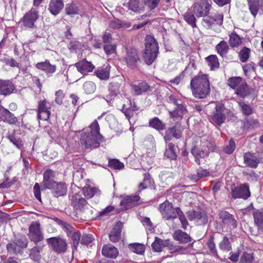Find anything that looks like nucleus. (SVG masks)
Here are the masks:
<instances>
[{
	"label": "nucleus",
	"mask_w": 263,
	"mask_h": 263,
	"mask_svg": "<svg viewBox=\"0 0 263 263\" xmlns=\"http://www.w3.org/2000/svg\"><path fill=\"white\" fill-rule=\"evenodd\" d=\"M190 86L193 95L196 98L204 99L210 93V82L207 74H199L191 80Z\"/></svg>",
	"instance_id": "obj_2"
},
{
	"label": "nucleus",
	"mask_w": 263,
	"mask_h": 263,
	"mask_svg": "<svg viewBox=\"0 0 263 263\" xmlns=\"http://www.w3.org/2000/svg\"><path fill=\"white\" fill-rule=\"evenodd\" d=\"M95 73L98 78L102 80H106L109 77V68L106 66L96 71Z\"/></svg>",
	"instance_id": "obj_39"
},
{
	"label": "nucleus",
	"mask_w": 263,
	"mask_h": 263,
	"mask_svg": "<svg viewBox=\"0 0 263 263\" xmlns=\"http://www.w3.org/2000/svg\"><path fill=\"white\" fill-rule=\"evenodd\" d=\"M173 236L175 240L179 241L181 243H186L191 241V238L187 233L181 230L176 231Z\"/></svg>",
	"instance_id": "obj_31"
},
{
	"label": "nucleus",
	"mask_w": 263,
	"mask_h": 263,
	"mask_svg": "<svg viewBox=\"0 0 263 263\" xmlns=\"http://www.w3.org/2000/svg\"><path fill=\"white\" fill-rule=\"evenodd\" d=\"M219 217L223 224L231 225L233 228L237 227V221L234 216L227 211H221L219 213Z\"/></svg>",
	"instance_id": "obj_22"
},
{
	"label": "nucleus",
	"mask_w": 263,
	"mask_h": 263,
	"mask_svg": "<svg viewBox=\"0 0 263 263\" xmlns=\"http://www.w3.org/2000/svg\"><path fill=\"white\" fill-rule=\"evenodd\" d=\"M217 52L222 57L225 56L228 52L229 46L227 43L222 40L220 41L215 47Z\"/></svg>",
	"instance_id": "obj_35"
},
{
	"label": "nucleus",
	"mask_w": 263,
	"mask_h": 263,
	"mask_svg": "<svg viewBox=\"0 0 263 263\" xmlns=\"http://www.w3.org/2000/svg\"><path fill=\"white\" fill-rule=\"evenodd\" d=\"M176 218L178 217L179 220L182 225V228L184 229H186V227L188 225V222L186 220V218L185 215L183 214V212L181 211L180 209L177 208V213H176Z\"/></svg>",
	"instance_id": "obj_48"
},
{
	"label": "nucleus",
	"mask_w": 263,
	"mask_h": 263,
	"mask_svg": "<svg viewBox=\"0 0 263 263\" xmlns=\"http://www.w3.org/2000/svg\"><path fill=\"white\" fill-rule=\"evenodd\" d=\"M139 199V196H127L121 201L120 205L122 210H127L136 206Z\"/></svg>",
	"instance_id": "obj_21"
},
{
	"label": "nucleus",
	"mask_w": 263,
	"mask_h": 263,
	"mask_svg": "<svg viewBox=\"0 0 263 263\" xmlns=\"http://www.w3.org/2000/svg\"><path fill=\"white\" fill-rule=\"evenodd\" d=\"M149 125L152 127L158 130H163L165 127V124L157 117L151 119L149 121Z\"/></svg>",
	"instance_id": "obj_37"
},
{
	"label": "nucleus",
	"mask_w": 263,
	"mask_h": 263,
	"mask_svg": "<svg viewBox=\"0 0 263 263\" xmlns=\"http://www.w3.org/2000/svg\"><path fill=\"white\" fill-rule=\"evenodd\" d=\"M76 66L78 70L83 74L91 72L95 68V66L86 60L77 63Z\"/></svg>",
	"instance_id": "obj_20"
},
{
	"label": "nucleus",
	"mask_w": 263,
	"mask_h": 263,
	"mask_svg": "<svg viewBox=\"0 0 263 263\" xmlns=\"http://www.w3.org/2000/svg\"><path fill=\"white\" fill-rule=\"evenodd\" d=\"M109 165L111 167L117 170L122 169L124 167V164L117 159L109 161Z\"/></svg>",
	"instance_id": "obj_59"
},
{
	"label": "nucleus",
	"mask_w": 263,
	"mask_h": 263,
	"mask_svg": "<svg viewBox=\"0 0 263 263\" xmlns=\"http://www.w3.org/2000/svg\"><path fill=\"white\" fill-rule=\"evenodd\" d=\"M250 55V49L246 47H243L239 53L240 60L242 62H245L249 59Z\"/></svg>",
	"instance_id": "obj_54"
},
{
	"label": "nucleus",
	"mask_w": 263,
	"mask_h": 263,
	"mask_svg": "<svg viewBox=\"0 0 263 263\" xmlns=\"http://www.w3.org/2000/svg\"><path fill=\"white\" fill-rule=\"evenodd\" d=\"M126 5L129 9L135 12H140L144 9V7L140 4V0H129Z\"/></svg>",
	"instance_id": "obj_34"
},
{
	"label": "nucleus",
	"mask_w": 263,
	"mask_h": 263,
	"mask_svg": "<svg viewBox=\"0 0 263 263\" xmlns=\"http://www.w3.org/2000/svg\"><path fill=\"white\" fill-rule=\"evenodd\" d=\"M35 67L37 69L43 71L48 75L52 74L57 69L56 65L51 64L48 60L37 63Z\"/></svg>",
	"instance_id": "obj_17"
},
{
	"label": "nucleus",
	"mask_w": 263,
	"mask_h": 263,
	"mask_svg": "<svg viewBox=\"0 0 263 263\" xmlns=\"http://www.w3.org/2000/svg\"><path fill=\"white\" fill-rule=\"evenodd\" d=\"M159 52V47L155 38L150 35L145 37V51L143 58L145 63L151 65L156 59Z\"/></svg>",
	"instance_id": "obj_3"
},
{
	"label": "nucleus",
	"mask_w": 263,
	"mask_h": 263,
	"mask_svg": "<svg viewBox=\"0 0 263 263\" xmlns=\"http://www.w3.org/2000/svg\"><path fill=\"white\" fill-rule=\"evenodd\" d=\"M102 253L105 257L115 258L118 256V251L117 248L109 245L103 247Z\"/></svg>",
	"instance_id": "obj_30"
},
{
	"label": "nucleus",
	"mask_w": 263,
	"mask_h": 263,
	"mask_svg": "<svg viewBox=\"0 0 263 263\" xmlns=\"http://www.w3.org/2000/svg\"><path fill=\"white\" fill-rule=\"evenodd\" d=\"M15 89V86L11 81L0 80V95H9L13 92Z\"/></svg>",
	"instance_id": "obj_18"
},
{
	"label": "nucleus",
	"mask_w": 263,
	"mask_h": 263,
	"mask_svg": "<svg viewBox=\"0 0 263 263\" xmlns=\"http://www.w3.org/2000/svg\"><path fill=\"white\" fill-rule=\"evenodd\" d=\"M28 237L30 240L37 243L44 239V234L41 228V224L38 221L32 222L28 229Z\"/></svg>",
	"instance_id": "obj_7"
},
{
	"label": "nucleus",
	"mask_w": 263,
	"mask_h": 263,
	"mask_svg": "<svg viewBox=\"0 0 263 263\" xmlns=\"http://www.w3.org/2000/svg\"><path fill=\"white\" fill-rule=\"evenodd\" d=\"M239 105L243 114L248 116L252 113V108L250 105L245 104L243 102H239Z\"/></svg>",
	"instance_id": "obj_57"
},
{
	"label": "nucleus",
	"mask_w": 263,
	"mask_h": 263,
	"mask_svg": "<svg viewBox=\"0 0 263 263\" xmlns=\"http://www.w3.org/2000/svg\"><path fill=\"white\" fill-rule=\"evenodd\" d=\"M255 224L258 229L263 231V211H256L253 213Z\"/></svg>",
	"instance_id": "obj_36"
},
{
	"label": "nucleus",
	"mask_w": 263,
	"mask_h": 263,
	"mask_svg": "<svg viewBox=\"0 0 263 263\" xmlns=\"http://www.w3.org/2000/svg\"><path fill=\"white\" fill-rule=\"evenodd\" d=\"M177 208H173L172 203L167 200L161 203L159 210L163 218L169 220L176 218Z\"/></svg>",
	"instance_id": "obj_8"
},
{
	"label": "nucleus",
	"mask_w": 263,
	"mask_h": 263,
	"mask_svg": "<svg viewBox=\"0 0 263 263\" xmlns=\"http://www.w3.org/2000/svg\"><path fill=\"white\" fill-rule=\"evenodd\" d=\"M168 239L162 240L160 238L156 237L155 241L152 244V247L155 252H160L162 249L168 245Z\"/></svg>",
	"instance_id": "obj_32"
},
{
	"label": "nucleus",
	"mask_w": 263,
	"mask_h": 263,
	"mask_svg": "<svg viewBox=\"0 0 263 263\" xmlns=\"http://www.w3.org/2000/svg\"><path fill=\"white\" fill-rule=\"evenodd\" d=\"M123 61L128 67L132 69L135 68L137 64L140 62L138 50L134 48H127L123 57Z\"/></svg>",
	"instance_id": "obj_6"
},
{
	"label": "nucleus",
	"mask_w": 263,
	"mask_h": 263,
	"mask_svg": "<svg viewBox=\"0 0 263 263\" xmlns=\"http://www.w3.org/2000/svg\"><path fill=\"white\" fill-rule=\"evenodd\" d=\"M214 151L213 145L205 138L200 139V144H197L192 149V154L195 158V162L199 165L200 158L208 156L209 152Z\"/></svg>",
	"instance_id": "obj_4"
},
{
	"label": "nucleus",
	"mask_w": 263,
	"mask_h": 263,
	"mask_svg": "<svg viewBox=\"0 0 263 263\" xmlns=\"http://www.w3.org/2000/svg\"><path fill=\"white\" fill-rule=\"evenodd\" d=\"M218 247L221 251L227 252L230 251L232 249L229 239L226 236L222 237V240L219 243Z\"/></svg>",
	"instance_id": "obj_38"
},
{
	"label": "nucleus",
	"mask_w": 263,
	"mask_h": 263,
	"mask_svg": "<svg viewBox=\"0 0 263 263\" xmlns=\"http://www.w3.org/2000/svg\"><path fill=\"white\" fill-rule=\"evenodd\" d=\"M208 63V65L210 67L211 70L218 68L219 63L218 61L217 57L215 55H211L206 58Z\"/></svg>",
	"instance_id": "obj_43"
},
{
	"label": "nucleus",
	"mask_w": 263,
	"mask_h": 263,
	"mask_svg": "<svg viewBox=\"0 0 263 263\" xmlns=\"http://www.w3.org/2000/svg\"><path fill=\"white\" fill-rule=\"evenodd\" d=\"M250 90L247 83L245 81L237 87L235 93L240 98H244L250 94Z\"/></svg>",
	"instance_id": "obj_33"
},
{
	"label": "nucleus",
	"mask_w": 263,
	"mask_h": 263,
	"mask_svg": "<svg viewBox=\"0 0 263 263\" xmlns=\"http://www.w3.org/2000/svg\"><path fill=\"white\" fill-rule=\"evenodd\" d=\"M83 88L86 93L90 94L95 91L96 85L92 82L87 81L84 83Z\"/></svg>",
	"instance_id": "obj_55"
},
{
	"label": "nucleus",
	"mask_w": 263,
	"mask_h": 263,
	"mask_svg": "<svg viewBox=\"0 0 263 263\" xmlns=\"http://www.w3.org/2000/svg\"><path fill=\"white\" fill-rule=\"evenodd\" d=\"M105 120L108 122L111 128H114L117 124V121L112 114L107 115L105 117Z\"/></svg>",
	"instance_id": "obj_61"
},
{
	"label": "nucleus",
	"mask_w": 263,
	"mask_h": 263,
	"mask_svg": "<svg viewBox=\"0 0 263 263\" xmlns=\"http://www.w3.org/2000/svg\"><path fill=\"white\" fill-rule=\"evenodd\" d=\"M211 5L206 1H202L194 4L193 11L197 17H203L208 15Z\"/></svg>",
	"instance_id": "obj_11"
},
{
	"label": "nucleus",
	"mask_w": 263,
	"mask_h": 263,
	"mask_svg": "<svg viewBox=\"0 0 263 263\" xmlns=\"http://www.w3.org/2000/svg\"><path fill=\"white\" fill-rule=\"evenodd\" d=\"M51 190L55 196H63L67 192V185L64 183L55 182V184L53 185Z\"/></svg>",
	"instance_id": "obj_28"
},
{
	"label": "nucleus",
	"mask_w": 263,
	"mask_h": 263,
	"mask_svg": "<svg viewBox=\"0 0 263 263\" xmlns=\"http://www.w3.org/2000/svg\"><path fill=\"white\" fill-rule=\"evenodd\" d=\"M73 241V246L75 249H77L81 239V234L79 232H74L71 235Z\"/></svg>",
	"instance_id": "obj_58"
},
{
	"label": "nucleus",
	"mask_w": 263,
	"mask_h": 263,
	"mask_svg": "<svg viewBox=\"0 0 263 263\" xmlns=\"http://www.w3.org/2000/svg\"><path fill=\"white\" fill-rule=\"evenodd\" d=\"M122 228V223L121 222H118L116 224L109 235L110 241L115 242L120 240Z\"/></svg>",
	"instance_id": "obj_27"
},
{
	"label": "nucleus",
	"mask_w": 263,
	"mask_h": 263,
	"mask_svg": "<svg viewBox=\"0 0 263 263\" xmlns=\"http://www.w3.org/2000/svg\"><path fill=\"white\" fill-rule=\"evenodd\" d=\"M99 192L97 189L91 186H85L83 187V193L84 196L88 198H92L95 194Z\"/></svg>",
	"instance_id": "obj_44"
},
{
	"label": "nucleus",
	"mask_w": 263,
	"mask_h": 263,
	"mask_svg": "<svg viewBox=\"0 0 263 263\" xmlns=\"http://www.w3.org/2000/svg\"><path fill=\"white\" fill-rule=\"evenodd\" d=\"M93 239L91 235L85 234L82 236L80 242L82 245H87L90 243Z\"/></svg>",
	"instance_id": "obj_63"
},
{
	"label": "nucleus",
	"mask_w": 263,
	"mask_h": 263,
	"mask_svg": "<svg viewBox=\"0 0 263 263\" xmlns=\"http://www.w3.org/2000/svg\"><path fill=\"white\" fill-rule=\"evenodd\" d=\"M40 252V248L39 247H33L31 249V250L30 251V256L31 258L35 261H38L40 259V258H41Z\"/></svg>",
	"instance_id": "obj_52"
},
{
	"label": "nucleus",
	"mask_w": 263,
	"mask_h": 263,
	"mask_svg": "<svg viewBox=\"0 0 263 263\" xmlns=\"http://www.w3.org/2000/svg\"><path fill=\"white\" fill-rule=\"evenodd\" d=\"M241 39L236 33L230 35L229 44L231 47H237L241 44Z\"/></svg>",
	"instance_id": "obj_41"
},
{
	"label": "nucleus",
	"mask_w": 263,
	"mask_h": 263,
	"mask_svg": "<svg viewBox=\"0 0 263 263\" xmlns=\"http://www.w3.org/2000/svg\"><path fill=\"white\" fill-rule=\"evenodd\" d=\"M66 12L68 15L77 14L79 13V10L76 4L71 3L67 4L65 8Z\"/></svg>",
	"instance_id": "obj_50"
},
{
	"label": "nucleus",
	"mask_w": 263,
	"mask_h": 263,
	"mask_svg": "<svg viewBox=\"0 0 263 263\" xmlns=\"http://www.w3.org/2000/svg\"><path fill=\"white\" fill-rule=\"evenodd\" d=\"M50 104L46 100L41 101L38 104V118L43 120H47L50 115Z\"/></svg>",
	"instance_id": "obj_13"
},
{
	"label": "nucleus",
	"mask_w": 263,
	"mask_h": 263,
	"mask_svg": "<svg viewBox=\"0 0 263 263\" xmlns=\"http://www.w3.org/2000/svg\"><path fill=\"white\" fill-rule=\"evenodd\" d=\"M243 160L246 165L251 168H256L260 162L259 159L250 152L244 154Z\"/></svg>",
	"instance_id": "obj_23"
},
{
	"label": "nucleus",
	"mask_w": 263,
	"mask_h": 263,
	"mask_svg": "<svg viewBox=\"0 0 263 263\" xmlns=\"http://www.w3.org/2000/svg\"><path fill=\"white\" fill-rule=\"evenodd\" d=\"M241 263H253L254 257L252 254L244 252L240 258Z\"/></svg>",
	"instance_id": "obj_56"
},
{
	"label": "nucleus",
	"mask_w": 263,
	"mask_h": 263,
	"mask_svg": "<svg viewBox=\"0 0 263 263\" xmlns=\"http://www.w3.org/2000/svg\"><path fill=\"white\" fill-rule=\"evenodd\" d=\"M59 224L62 226L64 230L67 232L68 235L72 233L73 228L71 225L60 220H59Z\"/></svg>",
	"instance_id": "obj_62"
},
{
	"label": "nucleus",
	"mask_w": 263,
	"mask_h": 263,
	"mask_svg": "<svg viewBox=\"0 0 263 263\" xmlns=\"http://www.w3.org/2000/svg\"><path fill=\"white\" fill-rule=\"evenodd\" d=\"M48 245H50L54 251L61 253L66 251L67 243L66 240L60 237H51L47 240Z\"/></svg>",
	"instance_id": "obj_9"
},
{
	"label": "nucleus",
	"mask_w": 263,
	"mask_h": 263,
	"mask_svg": "<svg viewBox=\"0 0 263 263\" xmlns=\"http://www.w3.org/2000/svg\"><path fill=\"white\" fill-rule=\"evenodd\" d=\"M165 156L171 159H175L177 157L174 145L172 143H170L168 145V147L166 148L165 152Z\"/></svg>",
	"instance_id": "obj_47"
},
{
	"label": "nucleus",
	"mask_w": 263,
	"mask_h": 263,
	"mask_svg": "<svg viewBox=\"0 0 263 263\" xmlns=\"http://www.w3.org/2000/svg\"><path fill=\"white\" fill-rule=\"evenodd\" d=\"M232 196L233 198H242L247 199L250 196L249 186L246 184H242L239 186L232 189Z\"/></svg>",
	"instance_id": "obj_12"
},
{
	"label": "nucleus",
	"mask_w": 263,
	"mask_h": 263,
	"mask_svg": "<svg viewBox=\"0 0 263 263\" xmlns=\"http://www.w3.org/2000/svg\"><path fill=\"white\" fill-rule=\"evenodd\" d=\"M187 217L190 220H195L198 224H205L208 222V216L204 212L192 211L188 212Z\"/></svg>",
	"instance_id": "obj_16"
},
{
	"label": "nucleus",
	"mask_w": 263,
	"mask_h": 263,
	"mask_svg": "<svg viewBox=\"0 0 263 263\" xmlns=\"http://www.w3.org/2000/svg\"><path fill=\"white\" fill-rule=\"evenodd\" d=\"M63 7L64 4L62 0H51L49 6V10L52 14L56 15Z\"/></svg>",
	"instance_id": "obj_29"
},
{
	"label": "nucleus",
	"mask_w": 263,
	"mask_h": 263,
	"mask_svg": "<svg viewBox=\"0 0 263 263\" xmlns=\"http://www.w3.org/2000/svg\"><path fill=\"white\" fill-rule=\"evenodd\" d=\"M71 204L77 214L85 213L87 214L89 211V205L85 198L81 194L76 193L69 196Z\"/></svg>",
	"instance_id": "obj_5"
},
{
	"label": "nucleus",
	"mask_w": 263,
	"mask_h": 263,
	"mask_svg": "<svg viewBox=\"0 0 263 263\" xmlns=\"http://www.w3.org/2000/svg\"><path fill=\"white\" fill-rule=\"evenodd\" d=\"M131 87L132 92L135 95H139L143 92H145L150 88V86L145 82L139 83L137 85H132Z\"/></svg>",
	"instance_id": "obj_26"
},
{
	"label": "nucleus",
	"mask_w": 263,
	"mask_h": 263,
	"mask_svg": "<svg viewBox=\"0 0 263 263\" xmlns=\"http://www.w3.org/2000/svg\"><path fill=\"white\" fill-rule=\"evenodd\" d=\"M227 110L224 107L223 104H217L215 107V112H214L212 119L218 125H220L226 120V113Z\"/></svg>",
	"instance_id": "obj_14"
},
{
	"label": "nucleus",
	"mask_w": 263,
	"mask_h": 263,
	"mask_svg": "<svg viewBox=\"0 0 263 263\" xmlns=\"http://www.w3.org/2000/svg\"><path fill=\"white\" fill-rule=\"evenodd\" d=\"M15 244L20 248H25L28 245V240L24 235L17 236L14 239Z\"/></svg>",
	"instance_id": "obj_42"
},
{
	"label": "nucleus",
	"mask_w": 263,
	"mask_h": 263,
	"mask_svg": "<svg viewBox=\"0 0 263 263\" xmlns=\"http://www.w3.org/2000/svg\"><path fill=\"white\" fill-rule=\"evenodd\" d=\"M7 122L11 124H14L17 122V118L10 112L8 110L6 109L3 116Z\"/></svg>",
	"instance_id": "obj_46"
},
{
	"label": "nucleus",
	"mask_w": 263,
	"mask_h": 263,
	"mask_svg": "<svg viewBox=\"0 0 263 263\" xmlns=\"http://www.w3.org/2000/svg\"><path fill=\"white\" fill-rule=\"evenodd\" d=\"M249 10L254 17H255L258 13L259 10L258 2L249 1Z\"/></svg>",
	"instance_id": "obj_53"
},
{
	"label": "nucleus",
	"mask_w": 263,
	"mask_h": 263,
	"mask_svg": "<svg viewBox=\"0 0 263 263\" xmlns=\"http://www.w3.org/2000/svg\"><path fill=\"white\" fill-rule=\"evenodd\" d=\"M38 17V12L32 9L24 15L22 20L24 26L26 28H33L34 26V22Z\"/></svg>",
	"instance_id": "obj_15"
},
{
	"label": "nucleus",
	"mask_w": 263,
	"mask_h": 263,
	"mask_svg": "<svg viewBox=\"0 0 263 263\" xmlns=\"http://www.w3.org/2000/svg\"><path fill=\"white\" fill-rule=\"evenodd\" d=\"M160 0H144V4L150 10H153L159 5Z\"/></svg>",
	"instance_id": "obj_60"
},
{
	"label": "nucleus",
	"mask_w": 263,
	"mask_h": 263,
	"mask_svg": "<svg viewBox=\"0 0 263 263\" xmlns=\"http://www.w3.org/2000/svg\"><path fill=\"white\" fill-rule=\"evenodd\" d=\"M214 237L213 235L211 236L207 242V246L211 252L216 256L218 257L217 249L214 241Z\"/></svg>",
	"instance_id": "obj_51"
},
{
	"label": "nucleus",
	"mask_w": 263,
	"mask_h": 263,
	"mask_svg": "<svg viewBox=\"0 0 263 263\" xmlns=\"http://www.w3.org/2000/svg\"><path fill=\"white\" fill-rule=\"evenodd\" d=\"M53 172L51 170H47L44 173V179L42 183V186L45 189H51L53 185L55 184L53 180Z\"/></svg>",
	"instance_id": "obj_19"
},
{
	"label": "nucleus",
	"mask_w": 263,
	"mask_h": 263,
	"mask_svg": "<svg viewBox=\"0 0 263 263\" xmlns=\"http://www.w3.org/2000/svg\"><path fill=\"white\" fill-rule=\"evenodd\" d=\"M120 88V84L117 82H111L108 86V91L109 93L107 96L106 101L109 102L112 100L119 93Z\"/></svg>",
	"instance_id": "obj_25"
},
{
	"label": "nucleus",
	"mask_w": 263,
	"mask_h": 263,
	"mask_svg": "<svg viewBox=\"0 0 263 263\" xmlns=\"http://www.w3.org/2000/svg\"><path fill=\"white\" fill-rule=\"evenodd\" d=\"M244 82L245 81H243L241 77H235L228 79V84L231 88L236 89V88Z\"/></svg>",
	"instance_id": "obj_40"
},
{
	"label": "nucleus",
	"mask_w": 263,
	"mask_h": 263,
	"mask_svg": "<svg viewBox=\"0 0 263 263\" xmlns=\"http://www.w3.org/2000/svg\"><path fill=\"white\" fill-rule=\"evenodd\" d=\"M129 248L133 252L139 254H142L145 250V246L141 243L130 244Z\"/></svg>",
	"instance_id": "obj_49"
},
{
	"label": "nucleus",
	"mask_w": 263,
	"mask_h": 263,
	"mask_svg": "<svg viewBox=\"0 0 263 263\" xmlns=\"http://www.w3.org/2000/svg\"><path fill=\"white\" fill-rule=\"evenodd\" d=\"M181 136V128L177 126L168 129L165 132L164 139L166 141H170L172 140V137L179 139Z\"/></svg>",
	"instance_id": "obj_24"
},
{
	"label": "nucleus",
	"mask_w": 263,
	"mask_h": 263,
	"mask_svg": "<svg viewBox=\"0 0 263 263\" xmlns=\"http://www.w3.org/2000/svg\"><path fill=\"white\" fill-rule=\"evenodd\" d=\"M102 138L100 133L99 125L96 120L83 130L81 135L80 143L84 148L92 149L99 146Z\"/></svg>",
	"instance_id": "obj_1"
},
{
	"label": "nucleus",
	"mask_w": 263,
	"mask_h": 263,
	"mask_svg": "<svg viewBox=\"0 0 263 263\" xmlns=\"http://www.w3.org/2000/svg\"><path fill=\"white\" fill-rule=\"evenodd\" d=\"M223 16L222 14L217 13L213 16H207L202 19V25L208 29H212L214 26H220L223 23Z\"/></svg>",
	"instance_id": "obj_10"
},
{
	"label": "nucleus",
	"mask_w": 263,
	"mask_h": 263,
	"mask_svg": "<svg viewBox=\"0 0 263 263\" xmlns=\"http://www.w3.org/2000/svg\"><path fill=\"white\" fill-rule=\"evenodd\" d=\"M183 17L184 20L193 28L196 27V19L193 14L189 12H186L184 14Z\"/></svg>",
	"instance_id": "obj_45"
},
{
	"label": "nucleus",
	"mask_w": 263,
	"mask_h": 263,
	"mask_svg": "<svg viewBox=\"0 0 263 263\" xmlns=\"http://www.w3.org/2000/svg\"><path fill=\"white\" fill-rule=\"evenodd\" d=\"M235 143L233 139H231L229 141L228 145L226 146L224 149V152L229 154H232L235 149Z\"/></svg>",
	"instance_id": "obj_64"
}]
</instances>
